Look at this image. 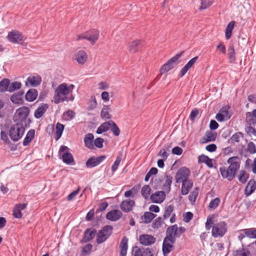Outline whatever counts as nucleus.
Segmentation results:
<instances>
[{"mask_svg":"<svg viewBox=\"0 0 256 256\" xmlns=\"http://www.w3.org/2000/svg\"><path fill=\"white\" fill-rule=\"evenodd\" d=\"M135 206V202L134 200H126L120 204L121 210L126 212H128L132 210L133 207Z\"/></svg>","mask_w":256,"mask_h":256,"instance_id":"nucleus-17","label":"nucleus"},{"mask_svg":"<svg viewBox=\"0 0 256 256\" xmlns=\"http://www.w3.org/2000/svg\"><path fill=\"white\" fill-rule=\"evenodd\" d=\"M96 232L95 229L87 228L84 232L82 242H86L91 240L94 237Z\"/></svg>","mask_w":256,"mask_h":256,"instance_id":"nucleus-20","label":"nucleus"},{"mask_svg":"<svg viewBox=\"0 0 256 256\" xmlns=\"http://www.w3.org/2000/svg\"><path fill=\"white\" fill-rule=\"evenodd\" d=\"M190 174V172L188 168L185 166L180 168L176 174L175 178L176 182L180 183L189 180L188 178Z\"/></svg>","mask_w":256,"mask_h":256,"instance_id":"nucleus-8","label":"nucleus"},{"mask_svg":"<svg viewBox=\"0 0 256 256\" xmlns=\"http://www.w3.org/2000/svg\"><path fill=\"white\" fill-rule=\"evenodd\" d=\"M165 197V192L164 191H159L152 194L150 196V199L154 203H160L164 201Z\"/></svg>","mask_w":256,"mask_h":256,"instance_id":"nucleus-19","label":"nucleus"},{"mask_svg":"<svg viewBox=\"0 0 256 256\" xmlns=\"http://www.w3.org/2000/svg\"><path fill=\"white\" fill-rule=\"evenodd\" d=\"M100 36V32L96 29H92L86 31V40L94 45L98 40Z\"/></svg>","mask_w":256,"mask_h":256,"instance_id":"nucleus-14","label":"nucleus"},{"mask_svg":"<svg viewBox=\"0 0 256 256\" xmlns=\"http://www.w3.org/2000/svg\"><path fill=\"white\" fill-rule=\"evenodd\" d=\"M10 80L8 78H4L0 82V92H8Z\"/></svg>","mask_w":256,"mask_h":256,"instance_id":"nucleus-36","label":"nucleus"},{"mask_svg":"<svg viewBox=\"0 0 256 256\" xmlns=\"http://www.w3.org/2000/svg\"><path fill=\"white\" fill-rule=\"evenodd\" d=\"M247 150L251 154H254L256 152V146L253 142H250L248 144Z\"/></svg>","mask_w":256,"mask_h":256,"instance_id":"nucleus-61","label":"nucleus"},{"mask_svg":"<svg viewBox=\"0 0 256 256\" xmlns=\"http://www.w3.org/2000/svg\"><path fill=\"white\" fill-rule=\"evenodd\" d=\"M38 92L35 88L29 90L25 95V98L28 102H34L38 97Z\"/></svg>","mask_w":256,"mask_h":256,"instance_id":"nucleus-28","label":"nucleus"},{"mask_svg":"<svg viewBox=\"0 0 256 256\" xmlns=\"http://www.w3.org/2000/svg\"><path fill=\"white\" fill-rule=\"evenodd\" d=\"M74 86L72 84L68 85L66 83L60 84L55 90L54 102L56 104L64 101H72L74 96L72 95V90Z\"/></svg>","mask_w":256,"mask_h":256,"instance_id":"nucleus-1","label":"nucleus"},{"mask_svg":"<svg viewBox=\"0 0 256 256\" xmlns=\"http://www.w3.org/2000/svg\"><path fill=\"white\" fill-rule=\"evenodd\" d=\"M184 51L181 52L179 53L176 54L172 58H170L166 63L168 65L169 67L171 69L173 68L174 66L178 64V59L182 56Z\"/></svg>","mask_w":256,"mask_h":256,"instance_id":"nucleus-31","label":"nucleus"},{"mask_svg":"<svg viewBox=\"0 0 256 256\" xmlns=\"http://www.w3.org/2000/svg\"><path fill=\"white\" fill-rule=\"evenodd\" d=\"M216 138V134L214 133L210 130L206 131L204 136L202 138V143H206L214 141Z\"/></svg>","mask_w":256,"mask_h":256,"instance_id":"nucleus-26","label":"nucleus"},{"mask_svg":"<svg viewBox=\"0 0 256 256\" xmlns=\"http://www.w3.org/2000/svg\"><path fill=\"white\" fill-rule=\"evenodd\" d=\"M128 238L126 236H124L120 244V256H126L128 249Z\"/></svg>","mask_w":256,"mask_h":256,"instance_id":"nucleus-23","label":"nucleus"},{"mask_svg":"<svg viewBox=\"0 0 256 256\" xmlns=\"http://www.w3.org/2000/svg\"><path fill=\"white\" fill-rule=\"evenodd\" d=\"M143 42L139 40H136L130 42L128 44V51L131 54H134L139 52L143 47Z\"/></svg>","mask_w":256,"mask_h":256,"instance_id":"nucleus-12","label":"nucleus"},{"mask_svg":"<svg viewBox=\"0 0 256 256\" xmlns=\"http://www.w3.org/2000/svg\"><path fill=\"white\" fill-rule=\"evenodd\" d=\"M216 50L220 52L222 54L226 53V48L222 42H220L216 46Z\"/></svg>","mask_w":256,"mask_h":256,"instance_id":"nucleus-63","label":"nucleus"},{"mask_svg":"<svg viewBox=\"0 0 256 256\" xmlns=\"http://www.w3.org/2000/svg\"><path fill=\"white\" fill-rule=\"evenodd\" d=\"M94 136L92 134L88 133L86 134L84 139L85 146L90 150L94 149Z\"/></svg>","mask_w":256,"mask_h":256,"instance_id":"nucleus-24","label":"nucleus"},{"mask_svg":"<svg viewBox=\"0 0 256 256\" xmlns=\"http://www.w3.org/2000/svg\"><path fill=\"white\" fill-rule=\"evenodd\" d=\"M48 108V106L46 104H42L35 110L34 116L36 118H40L46 112V110Z\"/></svg>","mask_w":256,"mask_h":256,"instance_id":"nucleus-27","label":"nucleus"},{"mask_svg":"<svg viewBox=\"0 0 256 256\" xmlns=\"http://www.w3.org/2000/svg\"><path fill=\"white\" fill-rule=\"evenodd\" d=\"M108 206V204L106 202L100 204L98 205V208L96 210V213L97 214L98 212L104 211V210H106Z\"/></svg>","mask_w":256,"mask_h":256,"instance_id":"nucleus-59","label":"nucleus"},{"mask_svg":"<svg viewBox=\"0 0 256 256\" xmlns=\"http://www.w3.org/2000/svg\"><path fill=\"white\" fill-rule=\"evenodd\" d=\"M122 212L118 210H114L108 212L106 214V218L111 221H116L122 216Z\"/></svg>","mask_w":256,"mask_h":256,"instance_id":"nucleus-18","label":"nucleus"},{"mask_svg":"<svg viewBox=\"0 0 256 256\" xmlns=\"http://www.w3.org/2000/svg\"><path fill=\"white\" fill-rule=\"evenodd\" d=\"M194 214L192 212H186L184 214V220L186 222H190L193 218Z\"/></svg>","mask_w":256,"mask_h":256,"instance_id":"nucleus-60","label":"nucleus"},{"mask_svg":"<svg viewBox=\"0 0 256 256\" xmlns=\"http://www.w3.org/2000/svg\"><path fill=\"white\" fill-rule=\"evenodd\" d=\"M246 236L250 238H256V228L244 229Z\"/></svg>","mask_w":256,"mask_h":256,"instance_id":"nucleus-44","label":"nucleus"},{"mask_svg":"<svg viewBox=\"0 0 256 256\" xmlns=\"http://www.w3.org/2000/svg\"><path fill=\"white\" fill-rule=\"evenodd\" d=\"M75 116V112L72 110H69L64 114V116L65 118V120H70L74 118Z\"/></svg>","mask_w":256,"mask_h":256,"instance_id":"nucleus-53","label":"nucleus"},{"mask_svg":"<svg viewBox=\"0 0 256 256\" xmlns=\"http://www.w3.org/2000/svg\"><path fill=\"white\" fill-rule=\"evenodd\" d=\"M156 216V215L151 212H145L144 215L142 216V220L146 224H148Z\"/></svg>","mask_w":256,"mask_h":256,"instance_id":"nucleus-40","label":"nucleus"},{"mask_svg":"<svg viewBox=\"0 0 256 256\" xmlns=\"http://www.w3.org/2000/svg\"><path fill=\"white\" fill-rule=\"evenodd\" d=\"M106 158V156H92L89 158L86 162V166L87 168H92L96 166Z\"/></svg>","mask_w":256,"mask_h":256,"instance_id":"nucleus-10","label":"nucleus"},{"mask_svg":"<svg viewBox=\"0 0 256 256\" xmlns=\"http://www.w3.org/2000/svg\"><path fill=\"white\" fill-rule=\"evenodd\" d=\"M198 188H196L189 195L188 199L192 204H194L196 199L198 196Z\"/></svg>","mask_w":256,"mask_h":256,"instance_id":"nucleus-51","label":"nucleus"},{"mask_svg":"<svg viewBox=\"0 0 256 256\" xmlns=\"http://www.w3.org/2000/svg\"><path fill=\"white\" fill-rule=\"evenodd\" d=\"M24 94V90H20L14 94L10 96V100L16 104H22V96Z\"/></svg>","mask_w":256,"mask_h":256,"instance_id":"nucleus-25","label":"nucleus"},{"mask_svg":"<svg viewBox=\"0 0 256 256\" xmlns=\"http://www.w3.org/2000/svg\"><path fill=\"white\" fill-rule=\"evenodd\" d=\"M42 82V78L40 76H30L25 81V86L27 87H36L39 86Z\"/></svg>","mask_w":256,"mask_h":256,"instance_id":"nucleus-15","label":"nucleus"},{"mask_svg":"<svg viewBox=\"0 0 256 256\" xmlns=\"http://www.w3.org/2000/svg\"><path fill=\"white\" fill-rule=\"evenodd\" d=\"M228 56L230 62L234 63L236 58L234 48L232 45H230L228 47Z\"/></svg>","mask_w":256,"mask_h":256,"instance_id":"nucleus-39","label":"nucleus"},{"mask_svg":"<svg viewBox=\"0 0 256 256\" xmlns=\"http://www.w3.org/2000/svg\"><path fill=\"white\" fill-rule=\"evenodd\" d=\"M123 155L122 153H120L116 158V160L112 166V170L114 172L117 170L120 162L122 159Z\"/></svg>","mask_w":256,"mask_h":256,"instance_id":"nucleus-46","label":"nucleus"},{"mask_svg":"<svg viewBox=\"0 0 256 256\" xmlns=\"http://www.w3.org/2000/svg\"><path fill=\"white\" fill-rule=\"evenodd\" d=\"M30 114V109L28 107L23 106L18 108L16 112V120L17 123L22 124L23 126L28 128L30 126V120L28 118Z\"/></svg>","mask_w":256,"mask_h":256,"instance_id":"nucleus-3","label":"nucleus"},{"mask_svg":"<svg viewBox=\"0 0 256 256\" xmlns=\"http://www.w3.org/2000/svg\"><path fill=\"white\" fill-rule=\"evenodd\" d=\"M242 136V132H236L232 136L230 139L232 142H239L240 141V138Z\"/></svg>","mask_w":256,"mask_h":256,"instance_id":"nucleus-62","label":"nucleus"},{"mask_svg":"<svg viewBox=\"0 0 256 256\" xmlns=\"http://www.w3.org/2000/svg\"><path fill=\"white\" fill-rule=\"evenodd\" d=\"M64 128V126L60 122L56 124V132L54 134V138L56 140H58L61 137Z\"/></svg>","mask_w":256,"mask_h":256,"instance_id":"nucleus-38","label":"nucleus"},{"mask_svg":"<svg viewBox=\"0 0 256 256\" xmlns=\"http://www.w3.org/2000/svg\"><path fill=\"white\" fill-rule=\"evenodd\" d=\"M58 154L61 156L63 162L67 164H74V160L72 154L70 152V148L65 146H62L59 150Z\"/></svg>","mask_w":256,"mask_h":256,"instance_id":"nucleus-6","label":"nucleus"},{"mask_svg":"<svg viewBox=\"0 0 256 256\" xmlns=\"http://www.w3.org/2000/svg\"><path fill=\"white\" fill-rule=\"evenodd\" d=\"M237 160V156L230 157L227 160L229 166H223L220 168V172L222 178H226L229 182H231L235 178L236 172L240 166V162Z\"/></svg>","mask_w":256,"mask_h":256,"instance_id":"nucleus-2","label":"nucleus"},{"mask_svg":"<svg viewBox=\"0 0 256 256\" xmlns=\"http://www.w3.org/2000/svg\"><path fill=\"white\" fill-rule=\"evenodd\" d=\"M6 38L9 42L14 44H18L23 41L24 36L18 30H12L8 33Z\"/></svg>","mask_w":256,"mask_h":256,"instance_id":"nucleus-9","label":"nucleus"},{"mask_svg":"<svg viewBox=\"0 0 256 256\" xmlns=\"http://www.w3.org/2000/svg\"><path fill=\"white\" fill-rule=\"evenodd\" d=\"M250 252L246 249L241 248L234 252V256H249Z\"/></svg>","mask_w":256,"mask_h":256,"instance_id":"nucleus-47","label":"nucleus"},{"mask_svg":"<svg viewBox=\"0 0 256 256\" xmlns=\"http://www.w3.org/2000/svg\"><path fill=\"white\" fill-rule=\"evenodd\" d=\"M199 162L204 163L208 167L212 168L213 166L212 160L208 156L202 154L198 156Z\"/></svg>","mask_w":256,"mask_h":256,"instance_id":"nucleus-33","label":"nucleus"},{"mask_svg":"<svg viewBox=\"0 0 256 256\" xmlns=\"http://www.w3.org/2000/svg\"><path fill=\"white\" fill-rule=\"evenodd\" d=\"M151 188L148 185H144L142 186L141 190V194L142 196L145 198H148L150 194Z\"/></svg>","mask_w":256,"mask_h":256,"instance_id":"nucleus-49","label":"nucleus"},{"mask_svg":"<svg viewBox=\"0 0 256 256\" xmlns=\"http://www.w3.org/2000/svg\"><path fill=\"white\" fill-rule=\"evenodd\" d=\"M174 210V206L173 204L166 206L164 208V212L163 214L164 219L166 220L168 218L171 214L172 215Z\"/></svg>","mask_w":256,"mask_h":256,"instance_id":"nucleus-41","label":"nucleus"},{"mask_svg":"<svg viewBox=\"0 0 256 256\" xmlns=\"http://www.w3.org/2000/svg\"><path fill=\"white\" fill-rule=\"evenodd\" d=\"M162 223V220L161 217L156 218L152 224V228L154 229L159 228Z\"/></svg>","mask_w":256,"mask_h":256,"instance_id":"nucleus-57","label":"nucleus"},{"mask_svg":"<svg viewBox=\"0 0 256 256\" xmlns=\"http://www.w3.org/2000/svg\"><path fill=\"white\" fill-rule=\"evenodd\" d=\"M182 182L181 193L182 195H186L192 187L193 182L192 180L189 179Z\"/></svg>","mask_w":256,"mask_h":256,"instance_id":"nucleus-22","label":"nucleus"},{"mask_svg":"<svg viewBox=\"0 0 256 256\" xmlns=\"http://www.w3.org/2000/svg\"><path fill=\"white\" fill-rule=\"evenodd\" d=\"M35 130L34 129L30 130L27 133L26 136L23 140V145L24 146H28L32 140L34 138Z\"/></svg>","mask_w":256,"mask_h":256,"instance_id":"nucleus-35","label":"nucleus"},{"mask_svg":"<svg viewBox=\"0 0 256 256\" xmlns=\"http://www.w3.org/2000/svg\"><path fill=\"white\" fill-rule=\"evenodd\" d=\"M97 106V102L96 100V98L94 96H91L90 100L88 104V106L90 110H94Z\"/></svg>","mask_w":256,"mask_h":256,"instance_id":"nucleus-54","label":"nucleus"},{"mask_svg":"<svg viewBox=\"0 0 256 256\" xmlns=\"http://www.w3.org/2000/svg\"><path fill=\"white\" fill-rule=\"evenodd\" d=\"M235 24L236 22L234 21H231L227 25L225 32L226 38L227 40H229L231 38L232 32L235 26Z\"/></svg>","mask_w":256,"mask_h":256,"instance_id":"nucleus-32","label":"nucleus"},{"mask_svg":"<svg viewBox=\"0 0 256 256\" xmlns=\"http://www.w3.org/2000/svg\"><path fill=\"white\" fill-rule=\"evenodd\" d=\"M246 120L250 124L254 125L256 124V109L252 112L246 113Z\"/></svg>","mask_w":256,"mask_h":256,"instance_id":"nucleus-30","label":"nucleus"},{"mask_svg":"<svg viewBox=\"0 0 256 256\" xmlns=\"http://www.w3.org/2000/svg\"><path fill=\"white\" fill-rule=\"evenodd\" d=\"M104 140L101 138H96L94 142V145L98 148H102L103 147V142Z\"/></svg>","mask_w":256,"mask_h":256,"instance_id":"nucleus-58","label":"nucleus"},{"mask_svg":"<svg viewBox=\"0 0 256 256\" xmlns=\"http://www.w3.org/2000/svg\"><path fill=\"white\" fill-rule=\"evenodd\" d=\"M227 232L226 224L221 221L214 224L212 227V235L214 238L222 237Z\"/></svg>","mask_w":256,"mask_h":256,"instance_id":"nucleus-5","label":"nucleus"},{"mask_svg":"<svg viewBox=\"0 0 256 256\" xmlns=\"http://www.w3.org/2000/svg\"><path fill=\"white\" fill-rule=\"evenodd\" d=\"M175 242L176 240L171 239L168 237L164 238L162 248L163 254L164 256H166L171 252L172 249L174 247L173 245Z\"/></svg>","mask_w":256,"mask_h":256,"instance_id":"nucleus-11","label":"nucleus"},{"mask_svg":"<svg viewBox=\"0 0 256 256\" xmlns=\"http://www.w3.org/2000/svg\"><path fill=\"white\" fill-rule=\"evenodd\" d=\"M156 238L150 234H143L139 236L140 243L144 246H151L156 242Z\"/></svg>","mask_w":256,"mask_h":256,"instance_id":"nucleus-13","label":"nucleus"},{"mask_svg":"<svg viewBox=\"0 0 256 256\" xmlns=\"http://www.w3.org/2000/svg\"><path fill=\"white\" fill-rule=\"evenodd\" d=\"M110 120L106 122L99 126L96 132L98 134H101L104 132H106L110 129Z\"/></svg>","mask_w":256,"mask_h":256,"instance_id":"nucleus-37","label":"nucleus"},{"mask_svg":"<svg viewBox=\"0 0 256 256\" xmlns=\"http://www.w3.org/2000/svg\"><path fill=\"white\" fill-rule=\"evenodd\" d=\"M172 177L170 175L166 176V180L162 186V189L164 192L168 193L171 190V184L172 183Z\"/></svg>","mask_w":256,"mask_h":256,"instance_id":"nucleus-34","label":"nucleus"},{"mask_svg":"<svg viewBox=\"0 0 256 256\" xmlns=\"http://www.w3.org/2000/svg\"><path fill=\"white\" fill-rule=\"evenodd\" d=\"M92 246L90 244H87L85 246H84L82 250V254H89L92 252Z\"/></svg>","mask_w":256,"mask_h":256,"instance_id":"nucleus-55","label":"nucleus"},{"mask_svg":"<svg viewBox=\"0 0 256 256\" xmlns=\"http://www.w3.org/2000/svg\"><path fill=\"white\" fill-rule=\"evenodd\" d=\"M256 189V182L253 180H250L245 189V194L246 196L250 195Z\"/></svg>","mask_w":256,"mask_h":256,"instance_id":"nucleus-29","label":"nucleus"},{"mask_svg":"<svg viewBox=\"0 0 256 256\" xmlns=\"http://www.w3.org/2000/svg\"><path fill=\"white\" fill-rule=\"evenodd\" d=\"M178 226L177 224H174L170 226L166 230V236L170 238L176 240V237L178 236Z\"/></svg>","mask_w":256,"mask_h":256,"instance_id":"nucleus-21","label":"nucleus"},{"mask_svg":"<svg viewBox=\"0 0 256 256\" xmlns=\"http://www.w3.org/2000/svg\"><path fill=\"white\" fill-rule=\"evenodd\" d=\"M110 128L115 136H118L120 134V130L116 124L112 120H110Z\"/></svg>","mask_w":256,"mask_h":256,"instance_id":"nucleus-45","label":"nucleus"},{"mask_svg":"<svg viewBox=\"0 0 256 256\" xmlns=\"http://www.w3.org/2000/svg\"><path fill=\"white\" fill-rule=\"evenodd\" d=\"M249 178L248 174L244 170H240L238 176V180L242 184H245Z\"/></svg>","mask_w":256,"mask_h":256,"instance_id":"nucleus-42","label":"nucleus"},{"mask_svg":"<svg viewBox=\"0 0 256 256\" xmlns=\"http://www.w3.org/2000/svg\"><path fill=\"white\" fill-rule=\"evenodd\" d=\"M220 200V198H216L210 202L208 208L209 209L215 210L219 205Z\"/></svg>","mask_w":256,"mask_h":256,"instance_id":"nucleus-52","label":"nucleus"},{"mask_svg":"<svg viewBox=\"0 0 256 256\" xmlns=\"http://www.w3.org/2000/svg\"><path fill=\"white\" fill-rule=\"evenodd\" d=\"M0 138L5 144H9L10 143L6 133L4 131H1L0 132Z\"/></svg>","mask_w":256,"mask_h":256,"instance_id":"nucleus-64","label":"nucleus"},{"mask_svg":"<svg viewBox=\"0 0 256 256\" xmlns=\"http://www.w3.org/2000/svg\"><path fill=\"white\" fill-rule=\"evenodd\" d=\"M113 228L111 226L107 225L104 226L98 234L96 242L101 244L108 239L112 234Z\"/></svg>","mask_w":256,"mask_h":256,"instance_id":"nucleus-7","label":"nucleus"},{"mask_svg":"<svg viewBox=\"0 0 256 256\" xmlns=\"http://www.w3.org/2000/svg\"><path fill=\"white\" fill-rule=\"evenodd\" d=\"M167 151H170L168 148L166 150L165 148H162L160 150L158 155L161 156L162 158V159H164V160H166L169 155L168 153L167 152Z\"/></svg>","mask_w":256,"mask_h":256,"instance_id":"nucleus-56","label":"nucleus"},{"mask_svg":"<svg viewBox=\"0 0 256 256\" xmlns=\"http://www.w3.org/2000/svg\"><path fill=\"white\" fill-rule=\"evenodd\" d=\"M212 2L211 0H201V5L199 7L198 10L200 11L204 10L210 7Z\"/></svg>","mask_w":256,"mask_h":256,"instance_id":"nucleus-50","label":"nucleus"},{"mask_svg":"<svg viewBox=\"0 0 256 256\" xmlns=\"http://www.w3.org/2000/svg\"><path fill=\"white\" fill-rule=\"evenodd\" d=\"M22 83L20 82H10L8 92H13L16 90H20L22 87Z\"/></svg>","mask_w":256,"mask_h":256,"instance_id":"nucleus-43","label":"nucleus"},{"mask_svg":"<svg viewBox=\"0 0 256 256\" xmlns=\"http://www.w3.org/2000/svg\"><path fill=\"white\" fill-rule=\"evenodd\" d=\"M74 57L77 62L81 65L84 64L88 58L87 54L83 50L76 52L74 55Z\"/></svg>","mask_w":256,"mask_h":256,"instance_id":"nucleus-16","label":"nucleus"},{"mask_svg":"<svg viewBox=\"0 0 256 256\" xmlns=\"http://www.w3.org/2000/svg\"><path fill=\"white\" fill-rule=\"evenodd\" d=\"M110 110L109 106H104L102 108L100 112V116L102 118L110 119V115L109 114L108 110Z\"/></svg>","mask_w":256,"mask_h":256,"instance_id":"nucleus-48","label":"nucleus"},{"mask_svg":"<svg viewBox=\"0 0 256 256\" xmlns=\"http://www.w3.org/2000/svg\"><path fill=\"white\" fill-rule=\"evenodd\" d=\"M25 128L22 124L19 123L12 125L9 130V136L11 140L14 142L18 141L23 136Z\"/></svg>","mask_w":256,"mask_h":256,"instance_id":"nucleus-4","label":"nucleus"}]
</instances>
